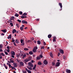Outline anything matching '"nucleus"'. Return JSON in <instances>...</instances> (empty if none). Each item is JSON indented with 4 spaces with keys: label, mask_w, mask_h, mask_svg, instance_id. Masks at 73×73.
Here are the masks:
<instances>
[{
    "label": "nucleus",
    "mask_w": 73,
    "mask_h": 73,
    "mask_svg": "<svg viewBox=\"0 0 73 73\" xmlns=\"http://www.w3.org/2000/svg\"><path fill=\"white\" fill-rule=\"evenodd\" d=\"M19 13L20 15H22L23 14V12L22 11H20L19 12Z\"/></svg>",
    "instance_id": "obj_38"
},
{
    "label": "nucleus",
    "mask_w": 73,
    "mask_h": 73,
    "mask_svg": "<svg viewBox=\"0 0 73 73\" xmlns=\"http://www.w3.org/2000/svg\"><path fill=\"white\" fill-rule=\"evenodd\" d=\"M31 58H32V57H31V56H29L28 59L29 60V61H30V60H31Z\"/></svg>",
    "instance_id": "obj_31"
},
{
    "label": "nucleus",
    "mask_w": 73,
    "mask_h": 73,
    "mask_svg": "<svg viewBox=\"0 0 73 73\" xmlns=\"http://www.w3.org/2000/svg\"><path fill=\"white\" fill-rule=\"evenodd\" d=\"M60 63L59 62H58L56 63V65L55 66L56 67H58V66H60Z\"/></svg>",
    "instance_id": "obj_3"
},
{
    "label": "nucleus",
    "mask_w": 73,
    "mask_h": 73,
    "mask_svg": "<svg viewBox=\"0 0 73 73\" xmlns=\"http://www.w3.org/2000/svg\"><path fill=\"white\" fill-rule=\"evenodd\" d=\"M27 68L29 69H30V70H32V68L31 67H29V66H27Z\"/></svg>",
    "instance_id": "obj_18"
},
{
    "label": "nucleus",
    "mask_w": 73,
    "mask_h": 73,
    "mask_svg": "<svg viewBox=\"0 0 73 73\" xmlns=\"http://www.w3.org/2000/svg\"><path fill=\"white\" fill-rule=\"evenodd\" d=\"M22 45H24V43H22Z\"/></svg>",
    "instance_id": "obj_64"
},
{
    "label": "nucleus",
    "mask_w": 73,
    "mask_h": 73,
    "mask_svg": "<svg viewBox=\"0 0 73 73\" xmlns=\"http://www.w3.org/2000/svg\"><path fill=\"white\" fill-rule=\"evenodd\" d=\"M22 16H27V13H24L23 15Z\"/></svg>",
    "instance_id": "obj_23"
},
{
    "label": "nucleus",
    "mask_w": 73,
    "mask_h": 73,
    "mask_svg": "<svg viewBox=\"0 0 73 73\" xmlns=\"http://www.w3.org/2000/svg\"><path fill=\"white\" fill-rule=\"evenodd\" d=\"M56 38H56V36H54V39H55V40H56Z\"/></svg>",
    "instance_id": "obj_51"
},
{
    "label": "nucleus",
    "mask_w": 73,
    "mask_h": 73,
    "mask_svg": "<svg viewBox=\"0 0 73 73\" xmlns=\"http://www.w3.org/2000/svg\"><path fill=\"white\" fill-rule=\"evenodd\" d=\"M24 61L25 63H26V62H28V61H29V60L27 58Z\"/></svg>",
    "instance_id": "obj_8"
},
{
    "label": "nucleus",
    "mask_w": 73,
    "mask_h": 73,
    "mask_svg": "<svg viewBox=\"0 0 73 73\" xmlns=\"http://www.w3.org/2000/svg\"><path fill=\"white\" fill-rule=\"evenodd\" d=\"M7 38L8 39H9V38H11H11H12V37L11 36V35H9V36Z\"/></svg>",
    "instance_id": "obj_15"
},
{
    "label": "nucleus",
    "mask_w": 73,
    "mask_h": 73,
    "mask_svg": "<svg viewBox=\"0 0 73 73\" xmlns=\"http://www.w3.org/2000/svg\"><path fill=\"white\" fill-rule=\"evenodd\" d=\"M10 24L11 27H13V24L12 23H10Z\"/></svg>",
    "instance_id": "obj_33"
},
{
    "label": "nucleus",
    "mask_w": 73,
    "mask_h": 73,
    "mask_svg": "<svg viewBox=\"0 0 73 73\" xmlns=\"http://www.w3.org/2000/svg\"><path fill=\"white\" fill-rule=\"evenodd\" d=\"M23 41H24V40L23 39H21V43H23Z\"/></svg>",
    "instance_id": "obj_37"
},
{
    "label": "nucleus",
    "mask_w": 73,
    "mask_h": 73,
    "mask_svg": "<svg viewBox=\"0 0 73 73\" xmlns=\"http://www.w3.org/2000/svg\"><path fill=\"white\" fill-rule=\"evenodd\" d=\"M29 54H33V53H32V52L30 51V52H29Z\"/></svg>",
    "instance_id": "obj_36"
},
{
    "label": "nucleus",
    "mask_w": 73,
    "mask_h": 73,
    "mask_svg": "<svg viewBox=\"0 0 73 73\" xmlns=\"http://www.w3.org/2000/svg\"><path fill=\"white\" fill-rule=\"evenodd\" d=\"M3 50L2 49H0V52H2Z\"/></svg>",
    "instance_id": "obj_62"
},
{
    "label": "nucleus",
    "mask_w": 73,
    "mask_h": 73,
    "mask_svg": "<svg viewBox=\"0 0 73 73\" xmlns=\"http://www.w3.org/2000/svg\"><path fill=\"white\" fill-rule=\"evenodd\" d=\"M5 69H8V68H7V66L6 65L5 66Z\"/></svg>",
    "instance_id": "obj_50"
},
{
    "label": "nucleus",
    "mask_w": 73,
    "mask_h": 73,
    "mask_svg": "<svg viewBox=\"0 0 73 73\" xmlns=\"http://www.w3.org/2000/svg\"><path fill=\"white\" fill-rule=\"evenodd\" d=\"M16 26L17 28H20V25L17 24H16Z\"/></svg>",
    "instance_id": "obj_19"
},
{
    "label": "nucleus",
    "mask_w": 73,
    "mask_h": 73,
    "mask_svg": "<svg viewBox=\"0 0 73 73\" xmlns=\"http://www.w3.org/2000/svg\"><path fill=\"white\" fill-rule=\"evenodd\" d=\"M20 65L21 66H23L24 65V63H23V62H20Z\"/></svg>",
    "instance_id": "obj_13"
},
{
    "label": "nucleus",
    "mask_w": 73,
    "mask_h": 73,
    "mask_svg": "<svg viewBox=\"0 0 73 73\" xmlns=\"http://www.w3.org/2000/svg\"><path fill=\"white\" fill-rule=\"evenodd\" d=\"M27 72L29 73H32V72H31L29 70H28L27 71Z\"/></svg>",
    "instance_id": "obj_43"
},
{
    "label": "nucleus",
    "mask_w": 73,
    "mask_h": 73,
    "mask_svg": "<svg viewBox=\"0 0 73 73\" xmlns=\"http://www.w3.org/2000/svg\"><path fill=\"white\" fill-rule=\"evenodd\" d=\"M38 65H42V63L40 61H39L38 63Z\"/></svg>",
    "instance_id": "obj_9"
},
{
    "label": "nucleus",
    "mask_w": 73,
    "mask_h": 73,
    "mask_svg": "<svg viewBox=\"0 0 73 73\" xmlns=\"http://www.w3.org/2000/svg\"><path fill=\"white\" fill-rule=\"evenodd\" d=\"M25 70H26L27 72L29 70H28V69L27 68H25Z\"/></svg>",
    "instance_id": "obj_57"
},
{
    "label": "nucleus",
    "mask_w": 73,
    "mask_h": 73,
    "mask_svg": "<svg viewBox=\"0 0 73 73\" xmlns=\"http://www.w3.org/2000/svg\"><path fill=\"white\" fill-rule=\"evenodd\" d=\"M50 56L52 58H53V55H50Z\"/></svg>",
    "instance_id": "obj_63"
},
{
    "label": "nucleus",
    "mask_w": 73,
    "mask_h": 73,
    "mask_svg": "<svg viewBox=\"0 0 73 73\" xmlns=\"http://www.w3.org/2000/svg\"><path fill=\"white\" fill-rule=\"evenodd\" d=\"M22 23H23V24H28V23L27 22L25 21V20H23L22 21H21Z\"/></svg>",
    "instance_id": "obj_4"
},
{
    "label": "nucleus",
    "mask_w": 73,
    "mask_h": 73,
    "mask_svg": "<svg viewBox=\"0 0 73 73\" xmlns=\"http://www.w3.org/2000/svg\"><path fill=\"white\" fill-rule=\"evenodd\" d=\"M36 65L35 64L33 68V70H35V69H36Z\"/></svg>",
    "instance_id": "obj_22"
},
{
    "label": "nucleus",
    "mask_w": 73,
    "mask_h": 73,
    "mask_svg": "<svg viewBox=\"0 0 73 73\" xmlns=\"http://www.w3.org/2000/svg\"><path fill=\"white\" fill-rule=\"evenodd\" d=\"M14 44L15 46H17V45H16V44L15 43V42H14Z\"/></svg>",
    "instance_id": "obj_53"
},
{
    "label": "nucleus",
    "mask_w": 73,
    "mask_h": 73,
    "mask_svg": "<svg viewBox=\"0 0 73 73\" xmlns=\"http://www.w3.org/2000/svg\"><path fill=\"white\" fill-rule=\"evenodd\" d=\"M7 48L8 49H9V46H8L7 47Z\"/></svg>",
    "instance_id": "obj_58"
},
{
    "label": "nucleus",
    "mask_w": 73,
    "mask_h": 73,
    "mask_svg": "<svg viewBox=\"0 0 73 73\" xmlns=\"http://www.w3.org/2000/svg\"><path fill=\"white\" fill-rule=\"evenodd\" d=\"M17 21L18 22H19L20 23H21V20H19V19L17 20Z\"/></svg>",
    "instance_id": "obj_48"
},
{
    "label": "nucleus",
    "mask_w": 73,
    "mask_h": 73,
    "mask_svg": "<svg viewBox=\"0 0 73 73\" xmlns=\"http://www.w3.org/2000/svg\"><path fill=\"white\" fill-rule=\"evenodd\" d=\"M66 72H67V73H70L71 72L70 70H69L66 69Z\"/></svg>",
    "instance_id": "obj_7"
},
{
    "label": "nucleus",
    "mask_w": 73,
    "mask_h": 73,
    "mask_svg": "<svg viewBox=\"0 0 73 73\" xmlns=\"http://www.w3.org/2000/svg\"><path fill=\"white\" fill-rule=\"evenodd\" d=\"M33 52H34L35 53L37 52V51L35 49H34V48H33Z\"/></svg>",
    "instance_id": "obj_20"
},
{
    "label": "nucleus",
    "mask_w": 73,
    "mask_h": 73,
    "mask_svg": "<svg viewBox=\"0 0 73 73\" xmlns=\"http://www.w3.org/2000/svg\"><path fill=\"white\" fill-rule=\"evenodd\" d=\"M59 5L60 6L61 9L60 10V11H61L62 10V3H59Z\"/></svg>",
    "instance_id": "obj_5"
},
{
    "label": "nucleus",
    "mask_w": 73,
    "mask_h": 73,
    "mask_svg": "<svg viewBox=\"0 0 73 73\" xmlns=\"http://www.w3.org/2000/svg\"><path fill=\"white\" fill-rule=\"evenodd\" d=\"M23 28H24V27H21L20 29L21 31H23Z\"/></svg>",
    "instance_id": "obj_26"
},
{
    "label": "nucleus",
    "mask_w": 73,
    "mask_h": 73,
    "mask_svg": "<svg viewBox=\"0 0 73 73\" xmlns=\"http://www.w3.org/2000/svg\"><path fill=\"white\" fill-rule=\"evenodd\" d=\"M23 73H27V71H23Z\"/></svg>",
    "instance_id": "obj_42"
},
{
    "label": "nucleus",
    "mask_w": 73,
    "mask_h": 73,
    "mask_svg": "<svg viewBox=\"0 0 73 73\" xmlns=\"http://www.w3.org/2000/svg\"><path fill=\"white\" fill-rule=\"evenodd\" d=\"M7 52H10V50H9V49H8L7 50Z\"/></svg>",
    "instance_id": "obj_46"
},
{
    "label": "nucleus",
    "mask_w": 73,
    "mask_h": 73,
    "mask_svg": "<svg viewBox=\"0 0 73 73\" xmlns=\"http://www.w3.org/2000/svg\"><path fill=\"white\" fill-rule=\"evenodd\" d=\"M15 42H16V43H17V44H18L19 42V41L17 40V39H16L15 40Z\"/></svg>",
    "instance_id": "obj_29"
},
{
    "label": "nucleus",
    "mask_w": 73,
    "mask_h": 73,
    "mask_svg": "<svg viewBox=\"0 0 73 73\" xmlns=\"http://www.w3.org/2000/svg\"><path fill=\"white\" fill-rule=\"evenodd\" d=\"M37 46H35L34 48V49H35L36 50H37Z\"/></svg>",
    "instance_id": "obj_35"
},
{
    "label": "nucleus",
    "mask_w": 73,
    "mask_h": 73,
    "mask_svg": "<svg viewBox=\"0 0 73 73\" xmlns=\"http://www.w3.org/2000/svg\"><path fill=\"white\" fill-rule=\"evenodd\" d=\"M15 16L16 17H18L19 16V15H18L17 13H16L15 15Z\"/></svg>",
    "instance_id": "obj_28"
},
{
    "label": "nucleus",
    "mask_w": 73,
    "mask_h": 73,
    "mask_svg": "<svg viewBox=\"0 0 73 73\" xmlns=\"http://www.w3.org/2000/svg\"><path fill=\"white\" fill-rule=\"evenodd\" d=\"M36 59H37V60H40V57L39 56H38L36 57Z\"/></svg>",
    "instance_id": "obj_34"
},
{
    "label": "nucleus",
    "mask_w": 73,
    "mask_h": 73,
    "mask_svg": "<svg viewBox=\"0 0 73 73\" xmlns=\"http://www.w3.org/2000/svg\"><path fill=\"white\" fill-rule=\"evenodd\" d=\"M27 17L25 16H21V18H27Z\"/></svg>",
    "instance_id": "obj_27"
},
{
    "label": "nucleus",
    "mask_w": 73,
    "mask_h": 73,
    "mask_svg": "<svg viewBox=\"0 0 73 73\" xmlns=\"http://www.w3.org/2000/svg\"><path fill=\"white\" fill-rule=\"evenodd\" d=\"M52 37V35H48V37L49 38H50Z\"/></svg>",
    "instance_id": "obj_25"
},
{
    "label": "nucleus",
    "mask_w": 73,
    "mask_h": 73,
    "mask_svg": "<svg viewBox=\"0 0 73 73\" xmlns=\"http://www.w3.org/2000/svg\"><path fill=\"white\" fill-rule=\"evenodd\" d=\"M13 58H12L11 59V60H10V61L11 62V63H13L14 62V61L13 60Z\"/></svg>",
    "instance_id": "obj_10"
},
{
    "label": "nucleus",
    "mask_w": 73,
    "mask_h": 73,
    "mask_svg": "<svg viewBox=\"0 0 73 73\" xmlns=\"http://www.w3.org/2000/svg\"><path fill=\"white\" fill-rule=\"evenodd\" d=\"M12 57H13V58H15V56L13 55H12L11 56Z\"/></svg>",
    "instance_id": "obj_54"
},
{
    "label": "nucleus",
    "mask_w": 73,
    "mask_h": 73,
    "mask_svg": "<svg viewBox=\"0 0 73 73\" xmlns=\"http://www.w3.org/2000/svg\"><path fill=\"white\" fill-rule=\"evenodd\" d=\"M37 42L38 44H40L41 42H40V40H38Z\"/></svg>",
    "instance_id": "obj_24"
},
{
    "label": "nucleus",
    "mask_w": 73,
    "mask_h": 73,
    "mask_svg": "<svg viewBox=\"0 0 73 73\" xmlns=\"http://www.w3.org/2000/svg\"><path fill=\"white\" fill-rule=\"evenodd\" d=\"M13 38H12V42H15V40L14 39H13Z\"/></svg>",
    "instance_id": "obj_45"
},
{
    "label": "nucleus",
    "mask_w": 73,
    "mask_h": 73,
    "mask_svg": "<svg viewBox=\"0 0 73 73\" xmlns=\"http://www.w3.org/2000/svg\"><path fill=\"white\" fill-rule=\"evenodd\" d=\"M13 65L14 66V67H17V63H14L13 64Z\"/></svg>",
    "instance_id": "obj_14"
},
{
    "label": "nucleus",
    "mask_w": 73,
    "mask_h": 73,
    "mask_svg": "<svg viewBox=\"0 0 73 73\" xmlns=\"http://www.w3.org/2000/svg\"><path fill=\"white\" fill-rule=\"evenodd\" d=\"M40 57L41 58H42L43 57H42V55H40Z\"/></svg>",
    "instance_id": "obj_55"
},
{
    "label": "nucleus",
    "mask_w": 73,
    "mask_h": 73,
    "mask_svg": "<svg viewBox=\"0 0 73 73\" xmlns=\"http://www.w3.org/2000/svg\"><path fill=\"white\" fill-rule=\"evenodd\" d=\"M24 50H25V51H27V50H28V49L27 48H24Z\"/></svg>",
    "instance_id": "obj_30"
},
{
    "label": "nucleus",
    "mask_w": 73,
    "mask_h": 73,
    "mask_svg": "<svg viewBox=\"0 0 73 73\" xmlns=\"http://www.w3.org/2000/svg\"><path fill=\"white\" fill-rule=\"evenodd\" d=\"M49 54H50V55H53V54H52V52H50Z\"/></svg>",
    "instance_id": "obj_56"
},
{
    "label": "nucleus",
    "mask_w": 73,
    "mask_h": 73,
    "mask_svg": "<svg viewBox=\"0 0 73 73\" xmlns=\"http://www.w3.org/2000/svg\"><path fill=\"white\" fill-rule=\"evenodd\" d=\"M11 69H14V68L13 67V66H11Z\"/></svg>",
    "instance_id": "obj_59"
},
{
    "label": "nucleus",
    "mask_w": 73,
    "mask_h": 73,
    "mask_svg": "<svg viewBox=\"0 0 73 73\" xmlns=\"http://www.w3.org/2000/svg\"><path fill=\"white\" fill-rule=\"evenodd\" d=\"M28 54H28V53H26L24 54L23 55H28Z\"/></svg>",
    "instance_id": "obj_39"
},
{
    "label": "nucleus",
    "mask_w": 73,
    "mask_h": 73,
    "mask_svg": "<svg viewBox=\"0 0 73 73\" xmlns=\"http://www.w3.org/2000/svg\"><path fill=\"white\" fill-rule=\"evenodd\" d=\"M16 32V29H13V33H15Z\"/></svg>",
    "instance_id": "obj_17"
},
{
    "label": "nucleus",
    "mask_w": 73,
    "mask_h": 73,
    "mask_svg": "<svg viewBox=\"0 0 73 73\" xmlns=\"http://www.w3.org/2000/svg\"><path fill=\"white\" fill-rule=\"evenodd\" d=\"M1 31L3 33H6V29H5V30H2Z\"/></svg>",
    "instance_id": "obj_16"
},
{
    "label": "nucleus",
    "mask_w": 73,
    "mask_h": 73,
    "mask_svg": "<svg viewBox=\"0 0 73 73\" xmlns=\"http://www.w3.org/2000/svg\"><path fill=\"white\" fill-rule=\"evenodd\" d=\"M3 48V46L1 44L0 45V48Z\"/></svg>",
    "instance_id": "obj_44"
},
{
    "label": "nucleus",
    "mask_w": 73,
    "mask_h": 73,
    "mask_svg": "<svg viewBox=\"0 0 73 73\" xmlns=\"http://www.w3.org/2000/svg\"><path fill=\"white\" fill-rule=\"evenodd\" d=\"M43 63L44 65H47L48 64V60H44L43 61Z\"/></svg>",
    "instance_id": "obj_2"
},
{
    "label": "nucleus",
    "mask_w": 73,
    "mask_h": 73,
    "mask_svg": "<svg viewBox=\"0 0 73 73\" xmlns=\"http://www.w3.org/2000/svg\"><path fill=\"white\" fill-rule=\"evenodd\" d=\"M9 68H11V65L10 64L9 65Z\"/></svg>",
    "instance_id": "obj_52"
},
{
    "label": "nucleus",
    "mask_w": 73,
    "mask_h": 73,
    "mask_svg": "<svg viewBox=\"0 0 73 73\" xmlns=\"http://www.w3.org/2000/svg\"><path fill=\"white\" fill-rule=\"evenodd\" d=\"M16 60L18 62H20V60H19L18 59H17Z\"/></svg>",
    "instance_id": "obj_41"
},
{
    "label": "nucleus",
    "mask_w": 73,
    "mask_h": 73,
    "mask_svg": "<svg viewBox=\"0 0 73 73\" xmlns=\"http://www.w3.org/2000/svg\"><path fill=\"white\" fill-rule=\"evenodd\" d=\"M15 19V17L13 16H12L11 18H10V20H13Z\"/></svg>",
    "instance_id": "obj_12"
},
{
    "label": "nucleus",
    "mask_w": 73,
    "mask_h": 73,
    "mask_svg": "<svg viewBox=\"0 0 73 73\" xmlns=\"http://www.w3.org/2000/svg\"><path fill=\"white\" fill-rule=\"evenodd\" d=\"M11 54L12 55H15V53L14 52V51H11Z\"/></svg>",
    "instance_id": "obj_11"
},
{
    "label": "nucleus",
    "mask_w": 73,
    "mask_h": 73,
    "mask_svg": "<svg viewBox=\"0 0 73 73\" xmlns=\"http://www.w3.org/2000/svg\"><path fill=\"white\" fill-rule=\"evenodd\" d=\"M5 53L6 55H8V53L7 52H5Z\"/></svg>",
    "instance_id": "obj_47"
},
{
    "label": "nucleus",
    "mask_w": 73,
    "mask_h": 73,
    "mask_svg": "<svg viewBox=\"0 0 73 73\" xmlns=\"http://www.w3.org/2000/svg\"><path fill=\"white\" fill-rule=\"evenodd\" d=\"M0 58L1 59L2 58V56L1 55H0Z\"/></svg>",
    "instance_id": "obj_60"
},
{
    "label": "nucleus",
    "mask_w": 73,
    "mask_h": 73,
    "mask_svg": "<svg viewBox=\"0 0 73 73\" xmlns=\"http://www.w3.org/2000/svg\"><path fill=\"white\" fill-rule=\"evenodd\" d=\"M59 51L61 53H62V54L64 53V50H63L60 49Z\"/></svg>",
    "instance_id": "obj_6"
},
{
    "label": "nucleus",
    "mask_w": 73,
    "mask_h": 73,
    "mask_svg": "<svg viewBox=\"0 0 73 73\" xmlns=\"http://www.w3.org/2000/svg\"><path fill=\"white\" fill-rule=\"evenodd\" d=\"M63 59H64V60H65V59H66V57L65 55H64L63 56Z\"/></svg>",
    "instance_id": "obj_40"
},
{
    "label": "nucleus",
    "mask_w": 73,
    "mask_h": 73,
    "mask_svg": "<svg viewBox=\"0 0 73 73\" xmlns=\"http://www.w3.org/2000/svg\"><path fill=\"white\" fill-rule=\"evenodd\" d=\"M55 62L54 61V62H53L52 63V65H55Z\"/></svg>",
    "instance_id": "obj_32"
},
{
    "label": "nucleus",
    "mask_w": 73,
    "mask_h": 73,
    "mask_svg": "<svg viewBox=\"0 0 73 73\" xmlns=\"http://www.w3.org/2000/svg\"><path fill=\"white\" fill-rule=\"evenodd\" d=\"M46 44V43H45L44 42V45H45Z\"/></svg>",
    "instance_id": "obj_61"
},
{
    "label": "nucleus",
    "mask_w": 73,
    "mask_h": 73,
    "mask_svg": "<svg viewBox=\"0 0 73 73\" xmlns=\"http://www.w3.org/2000/svg\"><path fill=\"white\" fill-rule=\"evenodd\" d=\"M28 65L29 66H31V67H32V68L33 67V65L31 62H29L28 63Z\"/></svg>",
    "instance_id": "obj_1"
},
{
    "label": "nucleus",
    "mask_w": 73,
    "mask_h": 73,
    "mask_svg": "<svg viewBox=\"0 0 73 73\" xmlns=\"http://www.w3.org/2000/svg\"><path fill=\"white\" fill-rule=\"evenodd\" d=\"M53 42H55V41H56V39H53Z\"/></svg>",
    "instance_id": "obj_49"
},
{
    "label": "nucleus",
    "mask_w": 73,
    "mask_h": 73,
    "mask_svg": "<svg viewBox=\"0 0 73 73\" xmlns=\"http://www.w3.org/2000/svg\"><path fill=\"white\" fill-rule=\"evenodd\" d=\"M21 56H23L22 58H24L25 57H26V55H21Z\"/></svg>",
    "instance_id": "obj_21"
}]
</instances>
